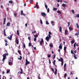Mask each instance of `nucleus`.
I'll return each instance as SVG.
<instances>
[{
    "label": "nucleus",
    "mask_w": 79,
    "mask_h": 79,
    "mask_svg": "<svg viewBox=\"0 0 79 79\" xmlns=\"http://www.w3.org/2000/svg\"><path fill=\"white\" fill-rule=\"evenodd\" d=\"M7 53H6L5 54H4L3 55V58L2 59V61L3 63L5 62V60L6 59V56H8V53L6 51Z\"/></svg>",
    "instance_id": "obj_1"
},
{
    "label": "nucleus",
    "mask_w": 79,
    "mask_h": 79,
    "mask_svg": "<svg viewBox=\"0 0 79 79\" xmlns=\"http://www.w3.org/2000/svg\"><path fill=\"white\" fill-rule=\"evenodd\" d=\"M13 37V34H11V35H10L9 36H8L7 37V39H8L10 40H11Z\"/></svg>",
    "instance_id": "obj_2"
},
{
    "label": "nucleus",
    "mask_w": 79,
    "mask_h": 79,
    "mask_svg": "<svg viewBox=\"0 0 79 79\" xmlns=\"http://www.w3.org/2000/svg\"><path fill=\"white\" fill-rule=\"evenodd\" d=\"M41 41H40V45H42V44H43V45L44 44V40H43V39L42 38L41 39Z\"/></svg>",
    "instance_id": "obj_3"
},
{
    "label": "nucleus",
    "mask_w": 79,
    "mask_h": 79,
    "mask_svg": "<svg viewBox=\"0 0 79 79\" xmlns=\"http://www.w3.org/2000/svg\"><path fill=\"white\" fill-rule=\"evenodd\" d=\"M41 15L44 17H45V16H47V15L45 12H41Z\"/></svg>",
    "instance_id": "obj_4"
},
{
    "label": "nucleus",
    "mask_w": 79,
    "mask_h": 79,
    "mask_svg": "<svg viewBox=\"0 0 79 79\" xmlns=\"http://www.w3.org/2000/svg\"><path fill=\"white\" fill-rule=\"evenodd\" d=\"M26 62L25 63V66H27V64H30V62L27 60L26 59L25 60Z\"/></svg>",
    "instance_id": "obj_5"
},
{
    "label": "nucleus",
    "mask_w": 79,
    "mask_h": 79,
    "mask_svg": "<svg viewBox=\"0 0 79 79\" xmlns=\"http://www.w3.org/2000/svg\"><path fill=\"white\" fill-rule=\"evenodd\" d=\"M57 60H58L59 61H60L61 62H62L63 61V59L62 58H60V59H59L57 58Z\"/></svg>",
    "instance_id": "obj_6"
},
{
    "label": "nucleus",
    "mask_w": 79,
    "mask_h": 79,
    "mask_svg": "<svg viewBox=\"0 0 79 79\" xmlns=\"http://www.w3.org/2000/svg\"><path fill=\"white\" fill-rule=\"evenodd\" d=\"M45 39L47 42H48V41H49V40H50V38L48 36H47L46 37Z\"/></svg>",
    "instance_id": "obj_7"
},
{
    "label": "nucleus",
    "mask_w": 79,
    "mask_h": 79,
    "mask_svg": "<svg viewBox=\"0 0 79 79\" xmlns=\"http://www.w3.org/2000/svg\"><path fill=\"white\" fill-rule=\"evenodd\" d=\"M65 34H66L67 35H68L69 34V32H68V30H65Z\"/></svg>",
    "instance_id": "obj_8"
},
{
    "label": "nucleus",
    "mask_w": 79,
    "mask_h": 79,
    "mask_svg": "<svg viewBox=\"0 0 79 79\" xmlns=\"http://www.w3.org/2000/svg\"><path fill=\"white\" fill-rule=\"evenodd\" d=\"M15 42L17 45H18L19 44V40H18L16 41V38L15 39Z\"/></svg>",
    "instance_id": "obj_9"
},
{
    "label": "nucleus",
    "mask_w": 79,
    "mask_h": 79,
    "mask_svg": "<svg viewBox=\"0 0 79 79\" xmlns=\"http://www.w3.org/2000/svg\"><path fill=\"white\" fill-rule=\"evenodd\" d=\"M64 53H66V46H64Z\"/></svg>",
    "instance_id": "obj_10"
},
{
    "label": "nucleus",
    "mask_w": 79,
    "mask_h": 79,
    "mask_svg": "<svg viewBox=\"0 0 79 79\" xmlns=\"http://www.w3.org/2000/svg\"><path fill=\"white\" fill-rule=\"evenodd\" d=\"M36 6L37 7V8H39V5H38V2H36L35 4Z\"/></svg>",
    "instance_id": "obj_11"
},
{
    "label": "nucleus",
    "mask_w": 79,
    "mask_h": 79,
    "mask_svg": "<svg viewBox=\"0 0 79 79\" xmlns=\"http://www.w3.org/2000/svg\"><path fill=\"white\" fill-rule=\"evenodd\" d=\"M21 51L18 50V52L19 53V55H22V54H21Z\"/></svg>",
    "instance_id": "obj_12"
},
{
    "label": "nucleus",
    "mask_w": 79,
    "mask_h": 79,
    "mask_svg": "<svg viewBox=\"0 0 79 79\" xmlns=\"http://www.w3.org/2000/svg\"><path fill=\"white\" fill-rule=\"evenodd\" d=\"M20 70L21 71L20 73V74H23V69H22V68H20Z\"/></svg>",
    "instance_id": "obj_13"
},
{
    "label": "nucleus",
    "mask_w": 79,
    "mask_h": 79,
    "mask_svg": "<svg viewBox=\"0 0 79 79\" xmlns=\"http://www.w3.org/2000/svg\"><path fill=\"white\" fill-rule=\"evenodd\" d=\"M4 35H5V37L6 36V32L5 31V30H4Z\"/></svg>",
    "instance_id": "obj_14"
},
{
    "label": "nucleus",
    "mask_w": 79,
    "mask_h": 79,
    "mask_svg": "<svg viewBox=\"0 0 79 79\" xmlns=\"http://www.w3.org/2000/svg\"><path fill=\"white\" fill-rule=\"evenodd\" d=\"M5 21H6V18H4V21H3V24H5Z\"/></svg>",
    "instance_id": "obj_15"
},
{
    "label": "nucleus",
    "mask_w": 79,
    "mask_h": 79,
    "mask_svg": "<svg viewBox=\"0 0 79 79\" xmlns=\"http://www.w3.org/2000/svg\"><path fill=\"white\" fill-rule=\"evenodd\" d=\"M69 29L70 31H73V28L71 27H69Z\"/></svg>",
    "instance_id": "obj_16"
},
{
    "label": "nucleus",
    "mask_w": 79,
    "mask_h": 79,
    "mask_svg": "<svg viewBox=\"0 0 79 79\" xmlns=\"http://www.w3.org/2000/svg\"><path fill=\"white\" fill-rule=\"evenodd\" d=\"M62 31V28L61 27H60V29H59V31L60 32H61Z\"/></svg>",
    "instance_id": "obj_17"
},
{
    "label": "nucleus",
    "mask_w": 79,
    "mask_h": 79,
    "mask_svg": "<svg viewBox=\"0 0 79 79\" xmlns=\"http://www.w3.org/2000/svg\"><path fill=\"white\" fill-rule=\"evenodd\" d=\"M10 23H7L6 26H10Z\"/></svg>",
    "instance_id": "obj_18"
},
{
    "label": "nucleus",
    "mask_w": 79,
    "mask_h": 79,
    "mask_svg": "<svg viewBox=\"0 0 79 79\" xmlns=\"http://www.w3.org/2000/svg\"><path fill=\"white\" fill-rule=\"evenodd\" d=\"M34 37H35V38H36L37 37H38V35L36 34V35H34Z\"/></svg>",
    "instance_id": "obj_19"
},
{
    "label": "nucleus",
    "mask_w": 79,
    "mask_h": 79,
    "mask_svg": "<svg viewBox=\"0 0 79 79\" xmlns=\"http://www.w3.org/2000/svg\"><path fill=\"white\" fill-rule=\"evenodd\" d=\"M75 41L74 40H72L71 41V43H72V44H74V43L75 42Z\"/></svg>",
    "instance_id": "obj_20"
},
{
    "label": "nucleus",
    "mask_w": 79,
    "mask_h": 79,
    "mask_svg": "<svg viewBox=\"0 0 79 79\" xmlns=\"http://www.w3.org/2000/svg\"><path fill=\"white\" fill-rule=\"evenodd\" d=\"M9 3H11V4H13V2L12 1H9Z\"/></svg>",
    "instance_id": "obj_21"
},
{
    "label": "nucleus",
    "mask_w": 79,
    "mask_h": 79,
    "mask_svg": "<svg viewBox=\"0 0 79 79\" xmlns=\"http://www.w3.org/2000/svg\"><path fill=\"white\" fill-rule=\"evenodd\" d=\"M20 58H18V59L19 60H22V57L20 56Z\"/></svg>",
    "instance_id": "obj_22"
},
{
    "label": "nucleus",
    "mask_w": 79,
    "mask_h": 79,
    "mask_svg": "<svg viewBox=\"0 0 79 79\" xmlns=\"http://www.w3.org/2000/svg\"><path fill=\"white\" fill-rule=\"evenodd\" d=\"M75 17H76V18H79V14H77L76 16H75Z\"/></svg>",
    "instance_id": "obj_23"
},
{
    "label": "nucleus",
    "mask_w": 79,
    "mask_h": 79,
    "mask_svg": "<svg viewBox=\"0 0 79 79\" xmlns=\"http://www.w3.org/2000/svg\"><path fill=\"white\" fill-rule=\"evenodd\" d=\"M23 10H21V15H24V13H23Z\"/></svg>",
    "instance_id": "obj_24"
},
{
    "label": "nucleus",
    "mask_w": 79,
    "mask_h": 79,
    "mask_svg": "<svg viewBox=\"0 0 79 79\" xmlns=\"http://www.w3.org/2000/svg\"><path fill=\"white\" fill-rule=\"evenodd\" d=\"M14 15L15 17H16L17 15H18V14L16 13L14 14Z\"/></svg>",
    "instance_id": "obj_25"
},
{
    "label": "nucleus",
    "mask_w": 79,
    "mask_h": 79,
    "mask_svg": "<svg viewBox=\"0 0 79 79\" xmlns=\"http://www.w3.org/2000/svg\"><path fill=\"white\" fill-rule=\"evenodd\" d=\"M57 12L58 13H59V14H61V12L60 11L58 10L57 11Z\"/></svg>",
    "instance_id": "obj_26"
},
{
    "label": "nucleus",
    "mask_w": 79,
    "mask_h": 79,
    "mask_svg": "<svg viewBox=\"0 0 79 79\" xmlns=\"http://www.w3.org/2000/svg\"><path fill=\"white\" fill-rule=\"evenodd\" d=\"M67 76V74L66 73H65L64 75V77L66 78V77Z\"/></svg>",
    "instance_id": "obj_27"
},
{
    "label": "nucleus",
    "mask_w": 79,
    "mask_h": 79,
    "mask_svg": "<svg viewBox=\"0 0 79 79\" xmlns=\"http://www.w3.org/2000/svg\"><path fill=\"white\" fill-rule=\"evenodd\" d=\"M45 7L46 8V9L47 10V8H48V6H47V5H45Z\"/></svg>",
    "instance_id": "obj_28"
},
{
    "label": "nucleus",
    "mask_w": 79,
    "mask_h": 79,
    "mask_svg": "<svg viewBox=\"0 0 79 79\" xmlns=\"http://www.w3.org/2000/svg\"><path fill=\"white\" fill-rule=\"evenodd\" d=\"M71 53H72V54H73V55H75V54L74 53L73 50H71Z\"/></svg>",
    "instance_id": "obj_29"
},
{
    "label": "nucleus",
    "mask_w": 79,
    "mask_h": 79,
    "mask_svg": "<svg viewBox=\"0 0 79 79\" xmlns=\"http://www.w3.org/2000/svg\"><path fill=\"white\" fill-rule=\"evenodd\" d=\"M4 41L6 43H8V41L7 40H6V39L4 40Z\"/></svg>",
    "instance_id": "obj_30"
},
{
    "label": "nucleus",
    "mask_w": 79,
    "mask_h": 79,
    "mask_svg": "<svg viewBox=\"0 0 79 79\" xmlns=\"http://www.w3.org/2000/svg\"><path fill=\"white\" fill-rule=\"evenodd\" d=\"M76 25H77V28L79 29V25H78V23H76Z\"/></svg>",
    "instance_id": "obj_31"
},
{
    "label": "nucleus",
    "mask_w": 79,
    "mask_h": 79,
    "mask_svg": "<svg viewBox=\"0 0 79 79\" xmlns=\"http://www.w3.org/2000/svg\"><path fill=\"white\" fill-rule=\"evenodd\" d=\"M53 10H54V11L57 10V8L54 7L53 9Z\"/></svg>",
    "instance_id": "obj_32"
},
{
    "label": "nucleus",
    "mask_w": 79,
    "mask_h": 79,
    "mask_svg": "<svg viewBox=\"0 0 79 79\" xmlns=\"http://www.w3.org/2000/svg\"><path fill=\"white\" fill-rule=\"evenodd\" d=\"M17 33L18 35H19V30H17Z\"/></svg>",
    "instance_id": "obj_33"
},
{
    "label": "nucleus",
    "mask_w": 79,
    "mask_h": 79,
    "mask_svg": "<svg viewBox=\"0 0 79 79\" xmlns=\"http://www.w3.org/2000/svg\"><path fill=\"white\" fill-rule=\"evenodd\" d=\"M74 58L75 59H77V57H76V54H75V55H74Z\"/></svg>",
    "instance_id": "obj_34"
},
{
    "label": "nucleus",
    "mask_w": 79,
    "mask_h": 79,
    "mask_svg": "<svg viewBox=\"0 0 79 79\" xmlns=\"http://www.w3.org/2000/svg\"><path fill=\"white\" fill-rule=\"evenodd\" d=\"M59 48H60V50L62 49V46H59Z\"/></svg>",
    "instance_id": "obj_35"
},
{
    "label": "nucleus",
    "mask_w": 79,
    "mask_h": 79,
    "mask_svg": "<svg viewBox=\"0 0 79 79\" xmlns=\"http://www.w3.org/2000/svg\"><path fill=\"white\" fill-rule=\"evenodd\" d=\"M62 5L63 7H65L66 6V4H62Z\"/></svg>",
    "instance_id": "obj_36"
},
{
    "label": "nucleus",
    "mask_w": 79,
    "mask_h": 79,
    "mask_svg": "<svg viewBox=\"0 0 79 79\" xmlns=\"http://www.w3.org/2000/svg\"><path fill=\"white\" fill-rule=\"evenodd\" d=\"M76 43H75L74 44V45H73V47H74V48H75L76 47Z\"/></svg>",
    "instance_id": "obj_37"
},
{
    "label": "nucleus",
    "mask_w": 79,
    "mask_h": 79,
    "mask_svg": "<svg viewBox=\"0 0 79 79\" xmlns=\"http://www.w3.org/2000/svg\"><path fill=\"white\" fill-rule=\"evenodd\" d=\"M49 46L50 47H53V45H52V44H49Z\"/></svg>",
    "instance_id": "obj_38"
},
{
    "label": "nucleus",
    "mask_w": 79,
    "mask_h": 79,
    "mask_svg": "<svg viewBox=\"0 0 79 79\" xmlns=\"http://www.w3.org/2000/svg\"><path fill=\"white\" fill-rule=\"evenodd\" d=\"M56 56V55L55 54L54 55V56L53 57V60H54L55 58V57Z\"/></svg>",
    "instance_id": "obj_39"
},
{
    "label": "nucleus",
    "mask_w": 79,
    "mask_h": 79,
    "mask_svg": "<svg viewBox=\"0 0 79 79\" xmlns=\"http://www.w3.org/2000/svg\"><path fill=\"white\" fill-rule=\"evenodd\" d=\"M32 2H33V0H30V4H31L32 3Z\"/></svg>",
    "instance_id": "obj_40"
},
{
    "label": "nucleus",
    "mask_w": 79,
    "mask_h": 79,
    "mask_svg": "<svg viewBox=\"0 0 79 79\" xmlns=\"http://www.w3.org/2000/svg\"><path fill=\"white\" fill-rule=\"evenodd\" d=\"M23 48H26V45H25V43H23Z\"/></svg>",
    "instance_id": "obj_41"
},
{
    "label": "nucleus",
    "mask_w": 79,
    "mask_h": 79,
    "mask_svg": "<svg viewBox=\"0 0 79 79\" xmlns=\"http://www.w3.org/2000/svg\"><path fill=\"white\" fill-rule=\"evenodd\" d=\"M47 12L48 13H49V12H50V9L49 8H48L47 9Z\"/></svg>",
    "instance_id": "obj_42"
},
{
    "label": "nucleus",
    "mask_w": 79,
    "mask_h": 79,
    "mask_svg": "<svg viewBox=\"0 0 79 79\" xmlns=\"http://www.w3.org/2000/svg\"><path fill=\"white\" fill-rule=\"evenodd\" d=\"M31 43H29L28 44L29 47H31Z\"/></svg>",
    "instance_id": "obj_43"
},
{
    "label": "nucleus",
    "mask_w": 79,
    "mask_h": 79,
    "mask_svg": "<svg viewBox=\"0 0 79 79\" xmlns=\"http://www.w3.org/2000/svg\"><path fill=\"white\" fill-rule=\"evenodd\" d=\"M10 73V70H7L6 73L8 74V73Z\"/></svg>",
    "instance_id": "obj_44"
},
{
    "label": "nucleus",
    "mask_w": 79,
    "mask_h": 79,
    "mask_svg": "<svg viewBox=\"0 0 79 79\" xmlns=\"http://www.w3.org/2000/svg\"><path fill=\"white\" fill-rule=\"evenodd\" d=\"M71 11H72V13H73V14H74V10H72Z\"/></svg>",
    "instance_id": "obj_45"
},
{
    "label": "nucleus",
    "mask_w": 79,
    "mask_h": 79,
    "mask_svg": "<svg viewBox=\"0 0 79 79\" xmlns=\"http://www.w3.org/2000/svg\"><path fill=\"white\" fill-rule=\"evenodd\" d=\"M61 62V64L62 66H63V63H64V61H62V62Z\"/></svg>",
    "instance_id": "obj_46"
},
{
    "label": "nucleus",
    "mask_w": 79,
    "mask_h": 79,
    "mask_svg": "<svg viewBox=\"0 0 79 79\" xmlns=\"http://www.w3.org/2000/svg\"><path fill=\"white\" fill-rule=\"evenodd\" d=\"M48 58H50L51 57V55H48Z\"/></svg>",
    "instance_id": "obj_47"
},
{
    "label": "nucleus",
    "mask_w": 79,
    "mask_h": 79,
    "mask_svg": "<svg viewBox=\"0 0 79 79\" xmlns=\"http://www.w3.org/2000/svg\"><path fill=\"white\" fill-rule=\"evenodd\" d=\"M40 22L41 24H43V23H42V19L40 20Z\"/></svg>",
    "instance_id": "obj_48"
},
{
    "label": "nucleus",
    "mask_w": 79,
    "mask_h": 79,
    "mask_svg": "<svg viewBox=\"0 0 79 79\" xmlns=\"http://www.w3.org/2000/svg\"><path fill=\"white\" fill-rule=\"evenodd\" d=\"M46 24H49V23H48V22L47 21H46Z\"/></svg>",
    "instance_id": "obj_49"
},
{
    "label": "nucleus",
    "mask_w": 79,
    "mask_h": 79,
    "mask_svg": "<svg viewBox=\"0 0 79 79\" xmlns=\"http://www.w3.org/2000/svg\"><path fill=\"white\" fill-rule=\"evenodd\" d=\"M66 66V63L64 64V68H65Z\"/></svg>",
    "instance_id": "obj_50"
},
{
    "label": "nucleus",
    "mask_w": 79,
    "mask_h": 79,
    "mask_svg": "<svg viewBox=\"0 0 79 79\" xmlns=\"http://www.w3.org/2000/svg\"><path fill=\"white\" fill-rule=\"evenodd\" d=\"M48 33H49V35H52V32L50 31Z\"/></svg>",
    "instance_id": "obj_51"
},
{
    "label": "nucleus",
    "mask_w": 79,
    "mask_h": 79,
    "mask_svg": "<svg viewBox=\"0 0 79 79\" xmlns=\"http://www.w3.org/2000/svg\"><path fill=\"white\" fill-rule=\"evenodd\" d=\"M39 75L38 76V79H41L40 78V74H39Z\"/></svg>",
    "instance_id": "obj_52"
},
{
    "label": "nucleus",
    "mask_w": 79,
    "mask_h": 79,
    "mask_svg": "<svg viewBox=\"0 0 79 79\" xmlns=\"http://www.w3.org/2000/svg\"><path fill=\"white\" fill-rule=\"evenodd\" d=\"M36 40H37V38H34V41H35H35H36Z\"/></svg>",
    "instance_id": "obj_53"
},
{
    "label": "nucleus",
    "mask_w": 79,
    "mask_h": 79,
    "mask_svg": "<svg viewBox=\"0 0 79 79\" xmlns=\"http://www.w3.org/2000/svg\"><path fill=\"white\" fill-rule=\"evenodd\" d=\"M48 37H49V38H51V37H51V36L50 35H48Z\"/></svg>",
    "instance_id": "obj_54"
},
{
    "label": "nucleus",
    "mask_w": 79,
    "mask_h": 79,
    "mask_svg": "<svg viewBox=\"0 0 79 79\" xmlns=\"http://www.w3.org/2000/svg\"><path fill=\"white\" fill-rule=\"evenodd\" d=\"M51 70L53 72H54V69L53 68H51Z\"/></svg>",
    "instance_id": "obj_55"
},
{
    "label": "nucleus",
    "mask_w": 79,
    "mask_h": 79,
    "mask_svg": "<svg viewBox=\"0 0 79 79\" xmlns=\"http://www.w3.org/2000/svg\"><path fill=\"white\" fill-rule=\"evenodd\" d=\"M68 27H69V26L70 23H69V22H68Z\"/></svg>",
    "instance_id": "obj_56"
},
{
    "label": "nucleus",
    "mask_w": 79,
    "mask_h": 79,
    "mask_svg": "<svg viewBox=\"0 0 79 79\" xmlns=\"http://www.w3.org/2000/svg\"><path fill=\"white\" fill-rule=\"evenodd\" d=\"M54 74H55L56 75V74H57V72H55H55H54Z\"/></svg>",
    "instance_id": "obj_57"
},
{
    "label": "nucleus",
    "mask_w": 79,
    "mask_h": 79,
    "mask_svg": "<svg viewBox=\"0 0 79 79\" xmlns=\"http://www.w3.org/2000/svg\"><path fill=\"white\" fill-rule=\"evenodd\" d=\"M11 62H9V65H10V66H11Z\"/></svg>",
    "instance_id": "obj_58"
},
{
    "label": "nucleus",
    "mask_w": 79,
    "mask_h": 79,
    "mask_svg": "<svg viewBox=\"0 0 79 79\" xmlns=\"http://www.w3.org/2000/svg\"><path fill=\"white\" fill-rule=\"evenodd\" d=\"M28 39L29 40H31L30 37L29 36L28 37Z\"/></svg>",
    "instance_id": "obj_59"
},
{
    "label": "nucleus",
    "mask_w": 79,
    "mask_h": 79,
    "mask_svg": "<svg viewBox=\"0 0 79 79\" xmlns=\"http://www.w3.org/2000/svg\"><path fill=\"white\" fill-rule=\"evenodd\" d=\"M33 48H34V50H36V47H33Z\"/></svg>",
    "instance_id": "obj_60"
},
{
    "label": "nucleus",
    "mask_w": 79,
    "mask_h": 79,
    "mask_svg": "<svg viewBox=\"0 0 79 79\" xmlns=\"http://www.w3.org/2000/svg\"><path fill=\"white\" fill-rule=\"evenodd\" d=\"M55 69L56 70L55 71L56 72H57V69H56V68H55Z\"/></svg>",
    "instance_id": "obj_61"
},
{
    "label": "nucleus",
    "mask_w": 79,
    "mask_h": 79,
    "mask_svg": "<svg viewBox=\"0 0 79 79\" xmlns=\"http://www.w3.org/2000/svg\"><path fill=\"white\" fill-rule=\"evenodd\" d=\"M5 45V46H6L7 45H8V44H7V43H6Z\"/></svg>",
    "instance_id": "obj_62"
},
{
    "label": "nucleus",
    "mask_w": 79,
    "mask_h": 79,
    "mask_svg": "<svg viewBox=\"0 0 79 79\" xmlns=\"http://www.w3.org/2000/svg\"><path fill=\"white\" fill-rule=\"evenodd\" d=\"M58 52H59V53L60 52V49H59Z\"/></svg>",
    "instance_id": "obj_63"
},
{
    "label": "nucleus",
    "mask_w": 79,
    "mask_h": 79,
    "mask_svg": "<svg viewBox=\"0 0 79 79\" xmlns=\"http://www.w3.org/2000/svg\"><path fill=\"white\" fill-rule=\"evenodd\" d=\"M57 2H60V0H56Z\"/></svg>",
    "instance_id": "obj_64"
}]
</instances>
